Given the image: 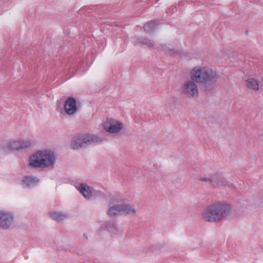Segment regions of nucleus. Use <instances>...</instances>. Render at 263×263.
Instances as JSON below:
<instances>
[{"label":"nucleus","mask_w":263,"mask_h":263,"mask_svg":"<svg viewBox=\"0 0 263 263\" xmlns=\"http://www.w3.org/2000/svg\"><path fill=\"white\" fill-rule=\"evenodd\" d=\"M55 162L54 153L48 150L38 151L29 159V165L34 168H52Z\"/></svg>","instance_id":"1"},{"label":"nucleus","mask_w":263,"mask_h":263,"mask_svg":"<svg viewBox=\"0 0 263 263\" xmlns=\"http://www.w3.org/2000/svg\"><path fill=\"white\" fill-rule=\"evenodd\" d=\"M216 76L213 70L201 67H195L191 71L192 80L203 85L211 84Z\"/></svg>","instance_id":"2"},{"label":"nucleus","mask_w":263,"mask_h":263,"mask_svg":"<svg viewBox=\"0 0 263 263\" xmlns=\"http://www.w3.org/2000/svg\"><path fill=\"white\" fill-rule=\"evenodd\" d=\"M102 140L103 139L97 135L88 134H79L74 137L71 143V146L73 149H77L92 144L100 143Z\"/></svg>","instance_id":"3"},{"label":"nucleus","mask_w":263,"mask_h":263,"mask_svg":"<svg viewBox=\"0 0 263 263\" xmlns=\"http://www.w3.org/2000/svg\"><path fill=\"white\" fill-rule=\"evenodd\" d=\"M14 221V213L6 209H0V229L7 230Z\"/></svg>","instance_id":"4"},{"label":"nucleus","mask_w":263,"mask_h":263,"mask_svg":"<svg viewBox=\"0 0 263 263\" xmlns=\"http://www.w3.org/2000/svg\"><path fill=\"white\" fill-rule=\"evenodd\" d=\"M200 180L211 184L213 187H220L228 185L232 186V183H228L225 179L221 175H216L212 177H203L200 178Z\"/></svg>","instance_id":"5"},{"label":"nucleus","mask_w":263,"mask_h":263,"mask_svg":"<svg viewBox=\"0 0 263 263\" xmlns=\"http://www.w3.org/2000/svg\"><path fill=\"white\" fill-rule=\"evenodd\" d=\"M103 127L106 132L110 134H116L121 130L123 124L118 120L110 118L104 122Z\"/></svg>","instance_id":"6"},{"label":"nucleus","mask_w":263,"mask_h":263,"mask_svg":"<svg viewBox=\"0 0 263 263\" xmlns=\"http://www.w3.org/2000/svg\"><path fill=\"white\" fill-rule=\"evenodd\" d=\"M195 83L192 80L186 81L182 86V93L190 98L197 97L199 91Z\"/></svg>","instance_id":"7"},{"label":"nucleus","mask_w":263,"mask_h":263,"mask_svg":"<svg viewBox=\"0 0 263 263\" xmlns=\"http://www.w3.org/2000/svg\"><path fill=\"white\" fill-rule=\"evenodd\" d=\"M203 219L209 222L219 221L214 203L206 206L202 212Z\"/></svg>","instance_id":"8"},{"label":"nucleus","mask_w":263,"mask_h":263,"mask_svg":"<svg viewBox=\"0 0 263 263\" xmlns=\"http://www.w3.org/2000/svg\"><path fill=\"white\" fill-rule=\"evenodd\" d=\"M214 204L219 220L230 215L232 208L230 204L222 202H216Z\"/></svg>","instance_id":"9"},{"label":"nucleus","mask_w":263,"mask_h":263,"mask_svg":"<svg viewBox=\"0 0 263 263\" xmlns=\"http://www.w3.org/2000/svg\"><path fill=\"white\" fill-rule=\"evenodd\" d=\"M77 190L86 199H90L93 196H96L97 191L86 183H82L76 186Z\"/></svg>","instance_id":"10"},{"label":"nucleus","mask_w":263,"mask_h":263,"mask_svg":"<svg viewBox=\"0 0 263 263\" xmlns=\"http://www.w3.org/2000/svg\"><path fill=\"white\" fill-rule=\"evenodd\" d=\"M21 139H12L9 141H4L1 143V148L6 152L21 149Z\"/></svg>","instance_id":"11"},{"label":"nucleus","mask_w":263,"mask_h":263,"mask_svg":"<svg viewBox=\"0 0 263 263\" xmlns=\"http://www.w3.org/2000/svg\"><path fill=\"white\" fill-rule=\"evenodd\" d=\"M39 181V179L35 176L26 175L22 178V185L24 188L31 189L36 186Z\"/></svg>","instance_id":"12"},{"label":"nucleus","mask_w":263,"mask_h":263,"mask_svg":"<svg viewBox=\"0 0 263 263\" xmlns=\"http://www.w3.org/2000/svg\"><path fill=\"white\" fill-rule=\"evenodd\" d=\"M64 109L66 113L69 115H73L77 111L76 100L72 97H68L64 103Z\"/></svg>","instance_id":"13"},{"label":"nucleus","mask_w":263,"mask_h":263,"mask_svg":"<svg viewBox=\"0 0 263 263\" xmlns=\"http://www.w3.org/2000/svg\"><path fill=\"white\" fill-rule=\"evenodd\" d=\"M106 228L108 232L114 234H117L118 228L114 222L107 221L102 225L101 229Z\"/></svg>","instance_id":"14"},{"label":"nucleus","mask_w":263,"mask_h":263,"mask_svg":"<svg viewBox=\"0 0 263 263\" xmlns=\"http://www.w3.org/2000/svg\"><path fill=\"white\" fill-rule=\"evenodd\" d=\"M121 213L126 214H135L136 210L134 206L130 204H121Z\"/></svg>","instance_id":"15"},{"label":"nucleus","mask_w":263,"mask_h":263,"mask_svg":"<svg viewBox=\"0 0 263 263\" xmlns=\"http://www.w3.org/2000/svg\"><path fill=\"white\" fill-rule=\"evenodd\" d=\"M110 216H116L122 214L121 204H117L110 206L107 212Z\"/></svg>","instance_id":"16"},{"label":"nucleus","mask_w":263,"mask_h":263,"mask_svg":"<svg viewBox=\"0 0 263 263\" xmlns=\"http://www.w3.org/2000/svg\"><path fill=\"white\" fill-rule=\"evenodd\" d=\"M246 86L250 89L258 90L259 84L258 81L254 78H250L246 81Z\"/></svg>","instance_id":"17"},{"label":"nucleus","mask_w":263,"mask_h":263,"mask_svg":"<svg viewBox=\"0 0 263 263\" xmlns=\"http://www.w3.org/2000/svg\"><path fill=\"white\" fill-rule=\"evenodd\" d=\"M52 218L56 221H61L66 219L68 215L66 213L59 212H53L50 213Z\"/></svg>","instance_id":"18"},{"label":"nucleus","mask_w":263,"mask_h":263,"mask_svg":"<svg viewBox=\"0 0 263 263\" xmlns=\"http://www.w3.org/2000/svg\"><path fill=\"white\" fill-rule=\"evenodd\" d=\"M157 23L155 21H152L146 23L144 26L145 31L148 34L152 32L157 28Z\"/></svg>","instance_id":"19"},{"label":"nucleus","mask_w":263,"mask_h":263,"mask_svg":"<svg viewBox=\"0 0 263 263\" xmlns=\"http://www.w3.org/2000/svg\"><path fill=\"white\" fill-rule=\"evenodd\" d=\"M21 149H26L30 147L31 146L32 143L29 140H21Z\"/></svg>","instance_id":"20"},{"label":"nucleus","mask_w":263,"mask_h":263,"mask_svg":"<svg viewBox=\"0 0 263 263\" xmlns=\"http://www.w3.org/2000/svg\"><path fill=\"white\" fill-rule=\"evenodd\" d=\"M140 43H141L142 45L147 46L149 47H153L155 45L154 42L147 39H144L143 40L140 42Z\"/></svg>","instance_id":"21"},{"label":"nucleus","mask_w":263,"mask_h":263,"mask_svg":"<svg viewBox=\"0 0 263 263\" xmlns=\"http://www.w3.org/2000/svg\"><path fill=\"white\" fill-rule=\"evenodd\" d=\"M162 48L163 50L166 52L170 53L172 51V49L168 48L166 45H162Z\"/></svg>","instance_id":"22"},{"label":"nucleus","mask_w":263,"mask_h":263,"mask_svg":"<svg viewBox=\"0 0 263 263\" xmlns=\"http://www.w3.org/2000/svg\"><path fill=\"white\" fill-rule=\"evenodd\" d=\"M83 237H84L85 238V239H87V238H88L87 235V234H86V233H84V234H83Z\"/></svg>","instance_id":"23"},{"label":"nucleus","mask_w":263,"mask_h":263,"mask_svg":"<svg viewBox=\"0 0 263 263\" xmlns=\"http://www.w3.org/2000/svg\"><path fill=\"white\" fill-rule=\"evenodd\" d=\"M122 201V199H121V200L117 199V200H116V201H117V202H119V201Z\"/></svg>","instance_id":"24"}]
</instances>
